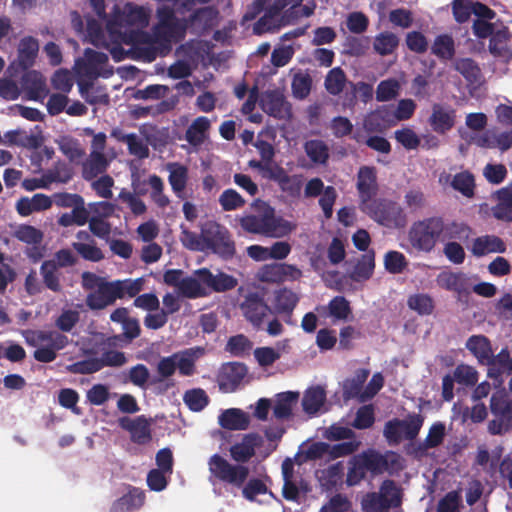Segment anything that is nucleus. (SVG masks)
<instances>
[{
    "instance_id": "b1692460",
    "label": "nucleus",
    "mask_w": 512,
    "mask_h": 512,
    "mask_svg": "<svg viewBox=\"0 0 512 512\" xmlns=\"http://www.w3.org/2000/svg\"><path fill=\"white\" fill-rule=\"evenodd\" d=\"M218 422L222 428L227 430H246L249 427L250 418L239 408H229L219 415Z\"/></svg>"
},
{
    "instance_id": "aec40b11",
    "label": "nucleus",
    "mask_w": 512,
    "mask_h": 512,
    "mask_svg": "<svg viewBox=\"0 0 512 512\" xmlns=\"http://www.w3.org/2000/svg\"><path fill=\"white\" fill-rule=\"evenodd\" d=\"M218 15V10L212 6L199 8L187 17L189 28L200 31L210 30L216 25Z\"/></svg>"
},
{
    "instance_id": "423d86ee",
    "label": "nucleus",
    "mask_w": 512,
    "mask_h": 512,
    "mask_svg": "<svg viewBox=\"0 0 512 512\" xmlns=\"http://www.w3.org/2000/svg\"><path fill=\"white\" fill-rule=\"evenodd\" d=\"M443 218L433 216L416 221L410 227L408 239L413 248L418 251L430 252L441 240Z\"/></svg>"
},
{
    "instance_id": "e2e57ef3",
    "label": "nucleus",
    "mask_w": 512,
    "mask_h": 512,
    "mask_svg": "<svg viewBox=\"0 0 512 512\" xmlns=\"http://www.w3.org/2000/svg\"><path fill=\"white\" fill-rule=\"evenodd\" d=\"M453 377L458 384L466 387H472L478 382L477 370L466 364L458 365L453 372Z\"/></svg>"
},
{
    "instance_id": "774afa93",
    "label": "nucleus",
    "mask_w": 512,
    "mask_h": 512,
    "mask_svg": "<svg viewBox=\"0 0 512 512\" xmlns=\"http://www.w3.org/2000/svg\"><path fill=\"white\" fill-rule=\"evenodd\" d=\"M399 88L397 80H383L377 86L376 99L380 102L390 101L398 95Z\"/></svg>"
},
{
    "instance_id": "ea45409f",
    "label": "nucleus",
    "mask_w": 512,
    "mask_h": 512,
    "mask_svg": "<svg viewBox=\"0 0 512 512\" xmlns=\"http://www.w3.org/2000/svg\"><path fill=\"white\" fill-rule=\"evenodd\" d=\"M79 91L81 96L88 102L89 104H103L108 105L110 102V98L108 93L105 91L103 87H94L92 83H79Z\"/></svg>"
},
{
    "instance_id": "dca6fc26",
    "label": "nucleus",
    "mask_w": 512,
    "mask_h": 512,
    "mask_svg": "<svg viewBox=\"0 0 512 512\" xmlns=\"http://www.w3.org/2000/svg\"><path fill=\"white\" fill-rule=\"evenodd\" d=\"M436 283L440 288L459 295L468 294L471 289L470 279L463 272L443 271L437 275Z\"/></svg>"
},
{
    "instance_id": "72a5a7b5",
    "label": "nucleus",
    "mask_w": 512,
    "mask_h": 512,
    "mask_svg": "<svg viewBox=\"0 0 512 512\" xmlns=\"http://www.w3.org/2000/svg\"><path fill=\"white\" fill-rule=\"evenodd\" d=\"M379 494L385 500L386 507L389 509L401 507L403 502V490L394 480H384L380 485Z\"/></svg>"
},
{
    "instance_id": "a19ab883",
    "label": "nucleus",
    "mask_w": 512,
    "mask_h": 512,
    "mask_svg": "<svg viewBox=\"0 0 512 512\" xmlns=\"http://www.w3.org/2000/svg\"><path fill=\"white\" fill-rule=\"evenodd\" d=\"M347 83V76L344 70L340 67L331 69L324 81V86L327 92L333 96H338Z\"/></svg>"
},
{
    "instance_id": "f8f14e48",
    "label": "nucleus",
    "mask_w": 512,
    "mask_h": 512,
    "mask_svg": "<svg viewBox=\"0 0 512 512\" xmlns=\"http://www.w3.org/2000/svg\"><path fill=\"white\" fill-rule=\"evenodd\" d=\"M241 310L244 317L257 330L262 329L264 318L270 312V307L264 301V298L258 293H249L243 303Z\"/></svg>"
},
{
    "instance_id": "6e6552de",
    "label": "nucleus",
    "mask_w": 512,
    "mask_h": 512,
    "mask_svg": "<svg viewBox=\"0 0 512 512\" xmlns=\"http://www.w3.org/2000/svg\"><path fill=\"white\" fill-rule=\"evenodd\" d=\"M363 466L373 475H381L385 472L389 474L398 473L404 469L403 458L394 451H379L369 448L358 454Z\"/></svg>"
},
{
    "instance_id": "6e6d98bb",
    "label": "nucleus",
    "mask_w": 512,
    "mask_h": 512,
    "mask_svg": "<svg viewBox=\"0 0 512 512\" xmlns=\"http://www.w3.org/2000/svg\"><path fill=\"white\" fill-rule=\"evenodd\" d=\"M407 266L405 255L399 251L390 250L384 256V267L391 274H400Z\"/></svg>"
},
{
    "instance_id": "c756f323",
    "label": "nucleus",
    "mask_w": 512,
    "mask_h": 512,
    "mask_svg": "<svg viewBox=\"0 0 512 512\" xmlns=\"http://www.w3.org/2000/svg\"><path fill=\"white\" fill-rule=\"evenodd\" d=\"M40 275L42 277V282L44 288L52 291L53 293H62L63 292V284H62V273L60 269H58L53 261H43L40 266Z\"/></svg>"
},
{
    "instance_id": "bf43d9fd",
    "label": "nucleus",
    "mask_w": 512,
    "mask_h": 512,
    "mask_svg": "<svg viewBox=\"0 0 512 512\" xmlns=\"http://www.w3.org/2000/svg\"><path fill=\"white\" fill-rule=\"evenodd\" d=\"M200 279L193 277L183 278L178 289L179 293L187 298H198L206 295L205 288Z\"/></svg>"
},
{
    "instance_id": "ddd939ff",
    "label": "nucleus",
    "mask_w": 512,
    "mask_h": 512,
    "mask_svg": "<svg viewBox=\"0 0 512 512\" xmlns=\"http://www.w3.org/2000/svg\"><path fill=\"white\" fill-rule=\"evenodd\" d=\"M119 426L130 433V439L138 445H145L152 440L151 420L145 415H139L136 418L127 416L118 420Z\"/></svg>"
},
{
    "instance_id": "a878e982",
    "label": "nucleus",
    "mask_w": 512,
    "mask_h": 512,
    "mask_svg": "<svg viewBox=\"0 0 512 512\" xmlns=\"http://www.w3.org/2000/svg\"><path fill=\"white\" fill-rule=\"evenodd\" d=\"M465 346L480 365L489 363V358L492 356L493 350L488 337L484 335H472L467 339Z\"/></svg>"
},
{
    "instance_id": "c03bdc74",
    "label": "nucleus",
    "mask_w": 512,
    "mask_h": 512,
    "mask_svg": "<svg viewBox=\"0 0 512 512\" xmlns=\"http://www.w3.org/2000/svg\"><path fill=\"white\" fill-rule=\"evenodd\" d=\"M407 305L419 315H430L435 308L432 297L424 293L410 295L407 300Z\"/></svg>"
},
{
    "instance_id": "bb28decb",
    "label": "nucleus",
    "mask_w": 512,
    "mask_h": 512,
    "mask_svg": "<svg viewBox=\"0 0 512 512\" xmlns=\"http://www.w3.org/2000/svg\"><path fill=\"white\" fill-rule=\"evenodd\" d=\"M299 399V393L287 391L276 395L273 415L278 420H288L293 415V408Z\"/></svg>"
},
{
    "instance_id": "09e8293b",
    "label": "nucleus",
    "mask_w": 512,
    "mask_h": 512,
    "mask_svg": "<svg viewBox=\"0 0 512 512\" xmlns=\"http://www.w3.org/2000/svg\"><path fill=\"white\" fill-rule=\"evenodd\" d=\"M329 315L335 320L345 321L352 313L349 301L344 296H335L328 303Z\"/></svg>"
},
{
    "instance_id": "2eb2a0df",
    "label": "nucleus",
    "mask_w": 512,
    "mask_h": 512,
    "mask_svg": "<svg viewBox=\"0 0 512 512\" xmlns=\"http://www.w3.org/2000/svg\"><path fill=\"white\" fill-rule=\"evenodd\" d=\"M260 107L268 115L283 119L289 113L285 96L278 90H267L260 97Z\"/></svg>"
},
{
    "instance_id": "de8ad7c7",
    "label": "nucleus",
    "mask_w": 512,
    "mask_h": 512,
    "mask_svg": "<svg viewBox=\"0 0 512 512\" xmlns=\"http://www.w3.org/2000/svg\"><path fill=\"white\" fill-rule=\"evenodd\" d=\"M252 342L243 334L231 336L226 344L225 350L232 356L243 357L252 349Z\"/></svg>"
},
{
    "instance_id": "a211bd4d",
    "label": "nucleus",
    "mask_w": 512,
    "mask_h": 512,
    "mask_svg": "<svg viewBox=\"0 0 512 512\" xmlns=\"http://www.w3.org/2000/svg\"><path fill=\"white\" fill-rule=\"evenodd\" d=\"M497 204L492 207V215L503 222H512V182L496 193Z\"/></svg>"
},
{
    "instance_id": "0e129e2a",
    "label": "nucleus",
    "mask_w": 512,
    "mask_h": 512,
    "mask_svg": "<svg viewBox=\"0 0 512 512\" xmlns=\"http://www.w3.org/2000/svg\"><path fill=\"white\" fill-rule=\"evenodd\" d=\"M219 204L224 211H233L242 208L246 201L234 189H226L219 196Z\"/></svg>"
},
{
    "instance_id": "6ab92c4d",
    "label": "nucleus",
    "mask_w": 512,
    "mask_h": 512,
    "mask_svg": "<svg viewBox=\"0 0 512 512\" xmlns=\"http://www.w3.org/2000/svg\"><path fill=\"white\" fill-rule=\"evenodd\" d=\"M145 498L143 490L131 487L125 495L113 502L109 512H131L138 510L143 506Z\"/></svg>"
},
{
    "instance_id": "393cba45",
    "label": "nucleus",
    "mask_w": 512,
    "mask_h": 512,
    "mask_svg": "<svg viewBox=\"0 0 512 512\" xmlns=\"http://www.w3.org/2000/svg\"><path fill=\"white\" fill-rule=\"evenodd\" d=\"M169 172L168 182L172 191L178 197L184 198V190L188 182V168L178 162H170L166 165Z\"/></svg>"
},
{
    "instance_id": "338daca9",
    "label": "nucleus",
    "mask_w": 512,
    "mask_h": 512,
    "mask_svg": "<svg viewBox=\"0 0 512 512\" xmlns=\"http://www.w3.org/2000/svg\"><path fill=\"white\" fill-rule=\"evenodd\" d=\"M350 467L348 469L346 484L348 486H355L359 484L366 477V468L363 466L362 460H360L359 455H354L350 462Z\"/></svg>"
},
{
    "instance_id": "9b49d317",
    "label": "nucleus",
    "mask_w": 512,
    "mask_h": 512,
    "mask_svg": "<svg viewBox=\"0 0 512 512\" xmlns=\"http://www.w3.org/2000/svg\"><path fill=\"white\" fill-rule=\"evenodd\" d=\"M356 188L359 196V209L371 203L378 192L377 175L374 167L362 166L357 173Z\"/></svg>"
},
{
    "instance_id": "4be33fe9",
    "label": "nucleus",
    "mask_w": 512,
    "mask_h": 512,
    "mask_svg": "<svg viewBox=\"0 0 512 512\" xmlns=\"http://www.w3.org/2000/svg\"><path fill=\"white\" fill-rule=\"evenodd\" d=\"M488 377L492 379H499L503 374H512V357L507 347L502 348L497 355L492 353L489 358Z\"/></svg>"
},
{
    "instance_id": "c9c22d12",
    "label": "nucleus",
    "mask_w": 512,
    "mask_h": 512,
    "mask_svg": "<svg viewBox=\"0 0 512 512\" xmlns=\"http://www.w3.org/2000/svg\"><path fill=\"white\" fill-rule=\"evenodd\" d=\"M399 46V38L390 31L377 34L373 41V49L380 56L393 54Z\"/></svg>"
},
{
    "instance_id": "5fc2aeb1",
    "label": "nucleus",
    "mask_w": 512,
    "mask_h": 512,
    "mask_svg": "<svg viewBox=\"0 0 512 512\" xmlns=\"http://www.w3.org/2000/svg\"><path fill=\"white\" fill-rule=\"evenodd\" d=\"M310 490L309 485L303 479L297 483L294 479L284 481L282 496L287 501L300 503V493H307Z\"/></svg>"
},
{
    "instance_id": "0eeeda50",
    "label": "nucleus",
    "mask_w": 512,
    "mask_h": 512,
    "mask_svg": "<svg viewBox=\"0 0 512 512\" xmlns=\"http://www.w3.org/2000/svg\"><path fill=\"white\" fill-rule=\"evenodd\" d=\"M424 423V417L419 413L408 414L406 419L393 418L384 425L383 436L390 445H398L404 439L414 440Z\"/></svg>"
},
{
    "instance_id": "20e7f679",
    "label": "nucleus",
    "mask_w": 512,
    "mask_h": 512,
    "mask_svg": "<svg viewBox=\"0 0 512 512\" xmlns=\"http://www.w3.org/2000/svg\"><path fill=\"white\" fill-rule=\"evenodd\" d=\"M201 239L204 250H210L223 260H230L236 254V245L230 231L216 221L208 220L201 225Z\"/></svg>"
},
{
    "instance_id": "603ef678",
    "label": "nucleus",
    "mask_w": 512,
    "mask_h": 512,
    "mask_svg": "<svg viewBox=\"0 0 512 512\" xmlns=\"http://www.w3.org/2000/svg\"><path fill=\"white\" fill-rule=\"evenodd\" d=\"M509 35L507 28L500 29L495 31L491 36L489 40V52L494 57H502L506 54L508 51L507 49V41H508Z\"/></svg>"
},
{
    "instance_id": "f3484780",
    "label": "nucleus",
    "mask_w": 512,
    "mask_h": 512,
    "mask_svg": "<svg viewBox=\"0 0 512 512\" xmlns=\"http://www.w3.org/2000/svg\"><path fill=\"white\" fill-rule=\"evenodd\" d=\"M271 181L278 184L280 190L290 197H299L302 189V175H289L287 171L278 166Z\"/></svg>"
},
{
    "instance_id": "39448f33",
    "label": "nucleus",
    "mask_w": 512,
    "mask_h": 512,
    "mask_svg": "<svg viewBox=\"0 0 512 512\" xmlns=\"http://www.w3.org/2000/svg\"><path fill=\"white\" fill-rule=\"evenodd\" d=\"M361 211L386 228L401 229L407 224V216L403 207L391 199L376 198L365 205Z\"/></svg>"
},
{
    "instance_id": "a18cd8bd",
    "label": "nucleus",
    "mask_w": 512,
    "mask_h": 512,
    "mask_svg": "<svg viewBox=\"0 0 512 512\" xmlns=\"http://www.w3.org/2000/svg\"><path fill=\"white\" fill-rule=\"evenodd\" d=\"M454 68L471 83L476 82L481 76V69L472 58L457 59L454 63Z\"/></svg>"
},
{
    "instance_id": "79ce46f5",
    "label": "nucleus",
    "mask_w": 512,
    "mask_h": 512,
    "mask_svg": "<svg viewBox=\"0 0 512 512\" xmlns=\"http://www.w3.org/2000/svg\"><path fill=\"white\" fill-rule=\"evenodd\" d=\"M305 152L315 164H326L329 159V148L322 140H309L304 145Z\"/></svg>"
},
{
    "instance_id": "4c0bfd02",
    "label": "nucleus",
    "mask_w": 512,
    "mask_h": 512,
    "mask_svg": "<svg viewBox=\"0 0 512 512\" xmlns=\"http://www.w3.org/2000/svg\"><path fill=\"white\" fill-rule=\"evenodd\" d=\"M38 51L39 44L35 38L31 36L22 38L20 40L18 48V57L21 65H23L24 67L32 66L38 54Z\"/></svg>"
},
{
    "instance_id": "13d9d810",
    "label": "nucleus",
    "mask_w": 512,
    "mask_h": 512,
    "mask_svg": "<svg viewBox=\"0 0 512 512\" xmlns=\"http://www.w3.org/2000/svg\"><path fill=\"white\" fill-rule=\"evenodd\" d=\"M148 184L151 187V199L159 208H165L169 205L170 200L164 194V183L161 177L153 174L148 179Z\"/></svg>"
},
{
    "instance_id": "473e14b6",
    "label": "nucleus",
    "mask_w": 512,
    "mask_h": 512,
    "mask_svg": "<svg viewBox=\"0 0 512 512\" xmlns=\"http://www.w3.org/2000/svg\"><path fill=\"white\" fill-rule=\"evenodd\" d=\"M209 129V119L204 116H199L187 128L185 139L190 145L199 146L205 141Z\"/></svg>"
},
{
    "instance_id": "2f4dec72",
    "label": "nucleus",
    "mask_w": 512,
    "mask_h": 512,
    "mask_svg": "<svg viewBox=\"0 0 512 512\" xmlns=\"http://www.w3.org/2000/svg\"><path fill=\"white\" fill-rule=\"evenodd\" d=\"M247 367L243 363H228L220 374V384L235 389L245 378Z\"/></svg>"
},
{
    "instance_id": "f03ea898",
    "label": "nucleus",
    "mask_w": 512,
    "mask_h": 512,
    "mask_svg": "<svg viewBox=\"0 0 512 512\" xmlns=\"http://www.w3.org/2000/svg\"><path fill=\"white\" fill-rule=\"evenodd\" d=\"M149 15L145 9L132 2L120 6L115 4L106 23L108 33L117 41L132 44L135 41L134 28L147 26Z\"/></svg>"
},
{
    "instance_id": "4d7b16f0",
    "label": "nucleus",
    "mask_w": 512,
    "mask_h": 512,
    "mask_svg": "<svg viewBox=\"0 0 512 512\" xmlns=\"http://www.w3.org/2000/svg\"><path fill=\"white\" fill-rule=\"evenodd\" d=\"M72 247L84 260L99 262L104 259V254L95 241L91 243L74 242Z\"/></svg>"
},
{
    "instance_id": "58836bf2",
    "label": "nucleus",
    "mask_w": 512,
    "mask_h": 512,
    "mask_svg": "<svg viewBox=\"0 0 512 512\" xmlns=\"http://www.w3.org/2000/svg\"><path fill=\"white\" fill-rule=\"evenodd\" d=\"M108 162L105 155L100 151H92L90 160L83 166V177L91 180L106 171Z\"/></svg>"
},
{
    "instance_id": "864d4df0",
    "label": "nucleus",
    "mask_w": 512,
    "mask_h": 512,
    "mask_svg": "<svg viewBox=\"0 0 512 512\" xmlns=\"http://www.w3.org/2000/svg\"><path fill=\"white\" fill-rule=\"evenodd\" d=\"M375 268V252L370 250L363 254L354 268V274L357 279H369Z\"/></svg>"
},
{
    "instance_id": "7ed1b4c3",
    "label": "nucleus",
    "mask_w": 512,
    "mask_h": 512,
    "mask_svg": "<svg viewBox=\"0 0 512 512\" xmlns=\"http://www.w3.org/2000/svg\"><path fill=\"white\" fill-rule=\"evenodd\" d=\"M240 226L246 232L275 238L283 237L292 230L291 224L276 217L274 208L267 204H263L262 211L257 215L243 216Z\"/></svg>"
},
{
    "instance_id": "412c9836",
    "label": "nucleus",
    "mask_w": 512,
    "mask_h": 512,
    "mask_svg": "<svg viewBox=\"0 0 512 512\" xmlns=\"http://www.w3.org/2000/svg\"><path fill=\"white\" fill-rule=\"evenodd\" d=\"M506 245L496 235H483L474 239L471 252L476 257H482L489 253H504Z\"/></svg>"
},
{
    "instance_id": "c85d7f7f",
    "label": "nucleus",
    "mask_w": 512,
    "mask_h": 512,
    "mask_svg": "<svg viewBox=\"0 0 512 512\" xmlns=\"http://www.w3.org/2000/svg\"><path fill=\"white\" fill-rule=\"evenodd\" d=\"M431 54L441 61H450L456 54L455 40L451 34L443 33L434 38L430 47Z\"/></svg>"
},
{
    "instance_id": "3c124183",
    "label": "nucleus",
    "mask_w": 512,
    "mask_h": 512,
    "mask_svg": "<svg viewBox=\"0 0 512 512\" xmlns=\"http://www.w3.org/2000/svg\"><path fill=\"white\" fill-rule=\"evenodd\" d=\"M452 187L459 191L465 197H473L475 180L474 176L470 172L457 173L451 183Z\"/></svg>"
},
{
    "instance_id": "f704fd0d",
    "label": "nucleus",
    "mask_w": 512,
    "mask_h": 512,
    "mask_svg": "<svg viewBox=\"0 0 512 512\" xmlns=\"http://www.w3.org/2000/svg\"><path fill=\"white\" fill-rule=\"evenodd\" d=\"M204 353L201 347L189 348L179 354L176 359V368L183 376H191L195 372V360Z\"/></svg>"
},
{
    "instance_id": "69168bd1",
    "label": "nucleus",
    "mask_w": 512,
    "mask_h": 512,
    "mask_svg": "<svg viewBox=\"0 0 512 512\" xmlns=\"http://www.w3.org/2000/svg\"><path fill=\"white\" fill-rule=\"evenodd\" d=\"M375 422L374 407L372 404L363 405L358 408L352 426L356 429H368Z\"/></svg>"
},
{
    "instance_id": "49530a36",
    "label": "nucleus",
    "mask_w": 512,
    "mask_h": 512,
    "mask_svg": "<svg viewBox=\"0 0 512 512\" xmlns=\"http://www.w3.org/2000/svg\"><path fill=\"white\" fill-rule=\"evenodd\" d=\"M443 227L441 241L446 239L466 240L471 234V228L465 223L456 221L445 223L443 220Z\"/></svg>"
},
{
    "instance_id": "5701e85b",
    "label": "nucleus",
    "mask_w": 512,
    "mask_h": 512,
    "mask_svg": "<svg viewBox=\"0 0 512 512\" xmlns=\"http://www.w3.org/2000/svg\"><path fill=\"white\" fill-rule=\"evenodd\" d=\"M429 124L433 131L438 134H444L451 130L455 124V111L435 104L429 117Z\"/></svg>"
},
{
    "instance_id": "1a4fd4ad",
    "label": "nucleus",
    "mask_w": 512,
    "mask_h": 512,
    "mask_svg": "<svg viewBox=\"0 0 512 512\" xmlns=\"http://www.w3.org/2000/svg\"><path fill=\"white\" fill-rule=\"evenodd\" d=\"M490 411L495 417L488 424V430L492 435H500L512 427V403L504 392L492 394Z\"/></svg>"
},
{
    "instance_id": "f257e3e1",
    "label": "nucleus",
    "mask_w": 512,
    "mask_h": 512,
    "mask_svg": "<svg viewBox=\"0 0 512 512\" xmlns=\"http://www.w3.org/2000/svg\"><path fill=\"white\" fill-rule=\"evenodd\" d=\"M261 444L262 438L257 433L245 434L241 442L233 444L229 449L230 456L236 464L230 463L219 454H213L208 460L211 476L239 489L249 476V468L243 464L250 461L255 455L256 448Z\"/></svg>"
},
{
    "instance_id": "37998d69",
    "label": "nucleus",
    "mask_w": 512,
    "mask_h": 512,
    "mask_svg": "<svg viewBox=\"0 0 512 512\" xmlns=\"http://www.w3.org/2000/svg\"><path fill=\"white\" fill-rule=\"evenodd\" d=\"M183 401L191 411L200 412L209 404L210 400L203 389L193 388L184 393Z\"/></svg>"
},
{
    "instance_id": "8fccbe9b",
    "label": "nucleus",
    "mask_w": 512,
    "mask_h": 512,
    "mask_svg": "<svg viewBox=\"0 0 512 512\" xmlns=\"http://www.w3.org/2000/svg\"><path fill=\"white\" fill-rule=\"evenodd\" d=\"M386 114L384 110H376L369 113L363 120V130L367 133H381L387 128Z\"/></svg>"
},
{
    "instance_id": "e433bc0d",
    "label": "nucleus",
    "mask_w": 512,
    "mask_h": 512,
    "mask_svg": "<svg viewBox=\"0 0 512 512\" xmlns=\"http://www.w3.org/2000/svg\"><path fill=\"white\" fill-rule=\"evenodd\" d=\"M265 13L262 17H260L253 25V33L255 35H262L267 32H274L279 30L281 25L278 23L276 19L280 14L274 10L273 6H269L266 9L264 8Z\"/></svg>"
},
{
    "instance_id": "9d476101",
    "label": "nucleus",
    "mask_w": 512,
    "mask_h": 512,
    "mask_svg": "<svg viewBox=\"0 0 512 512\" xmlns=\"http://www.w3.org/2000/svg\"><path fill=\"white\" fill-rule=\"evenodd\" d=\"M117 299H121L120 283L118 281H106L99 289L87 295L86 305L91 310H102L113 305Z\"/></svg>"
},
{
    "instance_id": "4468645a",
    "label": "nucleus",
    "mask_w": 512,
    "mask_h": 512,
    "mask_svg": "<svg viewBox=\"0 0 512 512\" xmlns=\"http://www.w3.org/2000/svg\"><path fill=\"white\" fill-rule=\"evenodd\" d=\"M196 277L200 279L203 285L214 292H226L234 289L238 281L237 279L224 272L213 274L208 268L196 270Z\"/></svg>"
},
{
    "instance_id": "cd10ccee",
    "label": "nucleus",
    "mask_w": 512,
    "mask_h": 512,
    "mask_svg": "<svg viewBox=\"0 0 512 512\" xmlns=\"http://www.w3.org/2000/svg\"><path fill=\"white\" fill-rule=\"evenodd\" d=\"M298 302V295L288 288H281L274 292L273 307L277 314L290 317Z\"/></svg>"
},
{
    "instance_id": "680f3d73",
    "label": "nucleus",
    "mask_w": 512,
    "mask_h": 512,
    "mask_svg": "<svg viewBox=\"0 0 512 512\" xmlns=\"http://www.w3.org/2000/svg\"><path fill=\"white\" fill-rule=\"evenodd\" d=\"M312 86V79L308 73L298 72L293 76L291 87L294 97L298 99L306 98Z\"/></svg>"
},
{
    "instance_id": "052dcab7",
    "label": "nucleus",
    "mask_w": 512,
    "mask_h": 512,
    "mask_svg": "<svg viewBox=\"0 0 512 512\" xmlns=\"http://www.w3.org/2000/svg\"><path fill=\"white\" fill-rule=\"evenodd\" d=\"M53 202L61 208H72V210L86 209L84 199L79 194L68 192L55 193L53 195Z\"/></svg>"
},
{
    "instance_id": "7c9ffc66",
    "label": "nucleus",
    "mask_w": 512,
    "mask_h": 512,
    "mask_svg": "<svg viewBox=\"0 0 512 512\" xmlns=\"http://www.w3.org/2000/svg\"><path fill=\"white\" fill-rule=\"evenodd\" d=\"M325 401V390L320 386L311 387L304 393L302 407L306 414L315 416L320 411Z\"/></svg>"
}]
</instances>
